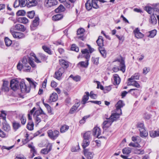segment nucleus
<instances>
[{
    "label": "nucleus",
    "mask_w": 159,
    "mask_h": 159,
    "mask_svg": "<svg viewBox=\"0 0 159 159\" xmlns=\"http://www.w3.org/2000/svg\"><path fill=\"white\" fill-rule=\"evenodd\" d=\"M70 49L71 50L75 51L76 52H78L79 51V48L75 44L71 45Z\"/></svg>",
    "instance_id": "nucleus-50"
},
{
    "label": "nucleus",
    "mask_w": 159,
    "mask_h": 159,
    "mask_svg": "<svg viewBox=\"0 0 159 159\" xmlns=\"http://www.w3.org/2000/svg\"><path fill=\"white\" fill-rule=\"evenodd\" d=\"M86 95H84L82 99V102L83 104H84L86 103V101L88 100L89 94L88 92H86L85 93Z\"/></svg>",
    "instance_id": "nucleus-38"
},
{
    "label": "nucleus",
    "mask_w": 159,
    "mask_h": 159,
    "mask_svg": "<svg viewBox=\"0 0 159 159\" xmlns=\"http://www.w3.org/2000/svg\"><path fill=\"white\" fill-rule=\"evenodd\" d=\"M69 128V126L66 125H64L60 128V132L63 133L67 131Z\"/></svg>",
    "instance_id": "nucleus-48"
},
{
    "label": "nucleus",
    "mask_w": 159,
    "mask_h": 159,
    "mask_svg": "<svg viewBox=\"0 0 159 159\" xmlns=\"http://www.w3.org/2000/svg\"><path fill=\"white\" fill-rule=\"evenodd\" d=\"M17 69L20 71L22 69L25 72L30 71L31 67L29 66V63L26 57H24L22 60L20 61L17 66Z\"/></svg>",
    "instance_id": "nucleus-2"
},
{
    "label": "nucleus",
    "mask_w": 159,
    "mask_h": 159,
    "mask_svg": "<svg viewBox=\"0 0 159 159\" xmlns=\"http://www.w3.org/2000/svg\"><path fill=\"white\" fill-rule=\"evenodd\" d=\"M48 137L51 139L54 140L57 138L59 134V131L55 130L53 131L52 130H49L47 132Z\"/></svg>",
    "instance_id": "nucleus-5"
},
{
    "label": "nucleus",
    "mask_w": 159,
    "mask_h": 159,
    "mask_svg": "<svg viewBox=\"0 0 159 159\" xmlns=\"http://www.w3.org/2000/svg\"><path fill=\"white\" fill-rule=\"evenodd\" d=\"M65 70L63 68H60L59 69V70L56 71V74L57 73L59 74V75H62V74L64 72Z\"/></svg>",
    "instance_id": "nucleus-58"
},
{
    "label": "nucleus",
    "mask_w": 159,
    "mask_h": 159,
    "mask_svg": "<svg viewBox=\"0 0 159 159\" xmlns=\"http://www.w3.org/2000/svg\"><path fill=\"white\" fill-rule=\"evenodd\" d=\"M107 120L104 121L102 124V128L103 129L109 127L112 123L109 119Z\"/></svg>",
    "instance_id": "nucleus-26"
},
{
    "label": "nucleus",
    "mask_w": 159,
    "mask_h": 159,
    "mask_svg": "<svg viewBox=\"0 0 159 159\" xmlns=\"http://www.w3.org/2000/svg\"><path fill=\"white\" fill-rule=\"evenodd\" d=\"M65 10V8L64 6L62 5H61L55 10V11L56 12L59 13L63 12Z\"/></svg>",
    "instance_id": "nucleus-43"
},
{
    "label": "nucleus",
    "mask_w": 159,
    "mask_h": 159,
    "mask_svg": "<svg viewBox=\"0 0 159 159\" xmlns=\"http://www.w3.org/2000/svg\"><path fill=\"white\" fill-rule=\"evenodd\" d=\"M131 150L130 148H125L122 150V152L124 154L128 155L131 152Z\"/></svg>",
    "instance_id": "nucleus-42"
},
{
    "label": "nucleus",
    "mask_w": 159,
    "mask_h": 159,
    "mask_svg": "<svg viewBox=\"0 0 159 159\" xmlns=\"http://www.w3.org/2000/svg\"><path fill=\"white\" fill-rule=\"evenodd\" d=\"M138 127L139 128V131L141 129H145L144 124L143 123H139L138 125Z\"/></svg>",
    "instance_id": "nucleus-64"
},
{
    "label": "nucleus",
    "mask_w": 159,
    "mask_h": 159,
    "mask_svg": "<svg viewBox=\"0 0 159 159\" xmlns=\"http://www.w3.org/2000/svg\"><path fill=\"white\" fill-rule=\"evenodd\" d=\"M150 135L151 137L155 138L159 136V131H152L149 132Z\"/></svg>",
    "instance_id": "nucleus-32"
},
{
    "label": "nucleus",
    "mask_w": 159,
    "mask_h": 159,
    "mask_svg": "<svg viewBox=\"0 0 159 159\" xmlns=\"http://www.w3.org/2000/svg\"><path fill=\"white\" fill-rule=\"evenodd\" d=\"M93 136L96 137L98 138H100L102 137L100 135L101 134V131L100 128L98 127H95L93 129Z\"/></svg>",
    "instance_id": "nucleus-11"
},
{
    "label": "nucleus",
    "mask_w": 159,
    "mask_h": 159,
    "mask_svg": "<svg viewBox=\"0 0 159 159\" xmlns=\"http://www.w3.org/2000/svg\"><path fill=\"white\" fill-rule=\"evenodd\" d=\"M5 42L6 45L8 47L10 46L12 43V41L7 37L5 38Z\"/></svg>",
    "instance_id": "nucleus-49"
},
{
    "label": "nucleus",
    "mask_w": 159,
    "mask_h": 159,
    "mask_svg": "<svg viewBox=\"0 0 159 159\" xmlns=\"http://www.w3.org/2000/svg\"><path fill=\"white\" fill-rule=\"evenodd\" d=\"M12 28H14V30H17L21 32H24L26 30L25 28L22 25L17 24Z\"/></svg>",
    "instance_id": "nucleus-16"
},
{
    "label": "nucleus",
    "mask_w": 159,
    "mask_h": 159,
    "mask_svg": "<svg viewBox=\"0 0 159 159\" xmlns=\"http://www.w3.org/2000/svg\"><path fill=\"white\" fill-rule=\"evenodd\" d=\"M25 13V11L24 10H22L18 11L16 13V14L18 16H24Z\"/></svg>",
    "instance_id": "nucleus-62"
},
{
    "label": "nucleus",
    "mask_w": 159,
    "mask_h": 159,
    "mask_svg": "<svg viewBox=\"0 0 159 159\" xmlns=\"http://www.w3.org/2000/svg\"><path fill=\"white\" fill-rule=\"evenodd\" d=\"M92 61L93 62V64H95L96 65H98V60H99V58L96 57L94 58L92 57Z\"/></svg>",
    "instance_id": "nucleus-59"
},
{
    "label": "nucleus",
    "mask_w": 159,
    "mask_h": 159,
    "mask_svg": "<svg viewBox=\"0 0 159 159\" xmlns=\"http://www.w3.org/2000/svg\"><path fill=\"white\" fill-rule=\"evenodd\" d=\"M6 114L5 111H1V114L0 117L2 118L4 121H6Z\"/></svg>",
    "instance_id": "nucleus-55"
},
{
    "label": "nucleus",
    "mask_w": 159,
    "mask_h": 159,
    "mask_svg": "<svg viewBox=\"0 0 159 159\" xmlns=\"http://www.w3.org/2000/svg\"><path fill=\"white\" fill-rule=\"evenodd\" d=\"M19 84L17 80L13 79L10 82V87L13 90L16 91L19 88Z\"/></svg>",
    "instance_id": "nucleus-6"
},
{
    "label": "nucleus",
    "mask_w": 159,
    "mask_h": 159,
    "mask_svg": "<svg viewBox=\"0 0 159 159\" xmlns=\"http://www.w3.org/2000/svg\"><path fill=\"white\" fill-rule=\"evenodd\" d=\"M10 32L15 38L19 39L23 38L24 36V34L22 33L14 31V28H13L11 29Z\"/></svg>",
    "instance_id": "nucleus-7"
},
{
    "label": "nucleus",
    "mask_w": 159,
    "mask_h": 159,
    "mask_svg": "<svg viewBox=\"0 0 159 159\" xmlns=\"http://www.w3.org/2000/svg\"><path fill=\"white\" fill-rule=\"evenodd\" d=\"M57 4V0H45L44 2V5L47 7L54 6Z\"/></svg>",
    "instance_id": "nucleus-10"
},
{
    "label": "nucleus",
    "mask_w": 159,
    "mask_h": 159,
    "mask_svg": "<svg viewBox=\"0 0 159 159\" xmlns=\"http://www.w3.org/2000/svg\"><path fill=\"white\" fill-rule=\"evenodd\" d=\"M82 54L83 55V57L86 59L85 61H81L79 63L81 66L84 67H87L89 64V61L90 57V55L89 54L88 49L87 48L83 49L81 51Z\"/></svg>",
    "instance_id": "nucleus-3"
},
{
    "label": "nucleus",
    "mask_w": 159,
    "mask_h": 159,
    "mask_svg": "<svg viewBox=\"0 0 159 159\" xmlns=\"http://www.w3.org/2000/svg\"><path fill=\"white\" fill-rule=\"evenodd\" d=\"M150 71L149 67H145L143 69V73L145 75H146Z\"/></svg>",
    "instance_id": "nucleus-60"
},
{
    "label": "nucleus",
    "mask_w": 159,
    "mask_h": 159,
    "mask_svg": "<svg viewBox=\"0 0 159 159\" xmlns=\"http://www.w3.org/2000/svg\"><path fill=\"white\" fill-rule=\"evenodd\" d=\"M133 33L135 37L138 39L142 38L144 36L143 34L140 32V30L138 28H135L134 30Z\"/></svg>",
    "instance_id": "nucleus-12"
},
{
    "label": "nucleus",
    "mask_w": 159,
    "mask_h": 159,
    "mask_svg": "<svg viewBox=\"0 0 159 159\" xmlns=\"http://www.w3.org/2000/svg\"><path fill=\"white\" fill-rule=\"evenodd\" d=\"M28 146L29 148H30V151L32 153L33 156H34L35 154L36 153V151L35 148V147L33 145V143L28 144Z\"/></svg>",
    "instance_id": "nucleus-31"
},
{
    "label": "nucleus",
    "mask_w": 159,
    "mask_h": 159,
    "mask_svg": "<svg viewBox=\"0 0 159 159\" xmlns=\"http://www.w3.org/2000/svg\"><path fill=\"white\" fill-rule=\"evenodd\" d=\"M117 61L120 63V70L122 71L123 73H124L125 71V61L123 58L121 57L120 59H118Z\"/></svg>",
    "instance_id": "nucleus-13"
},
{
    "label": "nucleus",
    "mask_w": 159,
    "mask_h": 159,
    "mask_svg": "<svg viewBox=\"0 0 159 159\" xmlns=\"http://www.w3.org/2000/svg\"><path fill=\"white\" fill-rule=\"evenodd\" d=\"M35 15V12L34 11L28 12V16L30 18H33Z\"/></svg>",
    "instance_id": "nucleus-53"
},
{
    "label": "nucleus",
    "mask_w": 159,
    "mask_h": 159,
    "mask_svg": "<svg viewBox=\"0 0 159 159\" xmlns=\"http://www.w3.org/2000/svg\"><path fill=\"white\" fill-rule=\"evenodd\" d=\"M42 48L43 50L47 53L49 54H52L51 51V50L49 48L47 47L46 46H43L42 47Z\"/></svg>",
    "instance_id": "nucleus-51"
},
{
    "label": "nucleus",
    "mask_w": 159,
    "mask_h": 159,
    "mask_svg": "<svg viewBox=\"0 0 159 159\" xmlns=\"http://www.w3.org/2000/svg\"><path fill=\"white\" fill-rule=\"evenodd\" d=\"M41 114H42V116H44V117L47 116L44 113L43 110L41 108L39 110H36L35 112L34 116V117H35V116H37L38 115H40Z\"/></svg>",
    "instance_id": "nucleus-30"
},
{
    "label": "nucleus",
    "mask_w": 159,
    "mask_h": 159,
    "mask_svg": "<svg viewBox=\"0 0 159 159\" xmlns=\"http://www.w3.org/2000/svg\"><path fill=\"white\" fill-rule=\"evenodd\" d=\"M125 105V104L121 100L119 101L116 105V108L115 110H116L119 112H120L121 113L122 112L121 108L123 107Z\"/></svg>",
    "instance_id": "nucleus-15"
},
{
    "label": "nucleus",
    "mask_w": 159,
    "mask_h": 159,
    "mask_svg": "<svg viewBox=\"0 0 159 159\" xmlns=\"http://www.w3.org/2000/svg\"><path fill=\"white\" fill-rule=\"evenodd\" d=\"M129 82L128 83V85H132L138 88L140 87V85L135 80H128Z\"/></svg>",
    "instance_id": "nucleus-23"
},
{
    "label": "nucleus",
    "mask_w": 159,
    "mask_h": 159,
    "mask_svg": "<svg viewBox=\"0 0 159 159\" xmlns=\"http://www.w3.org/2000/svg\"><path fill=\"white\" fill-rule=\"evenodd\" d=\"M80 149L79 145H77L75 146H73L72 147L71 150L72 152H78Z\"/></svg>",
    "instance_id": "nucleus-54"
},
{
    "label": "nucleus",
    "mask_w": 159,
    "mask_h": 159,
    "mask_svg": "<svg viewBox=\"0 0 159 159\" xmlns=\"http://www.w3.org/2000/svg\"><path fill=\"white\" fill-rule=\"evenodd\" d=\"M20 119L21 120V122L22 125H24L26 122V118L24 114H21L20 115Z\"/></svg>",
    "instance_id": "nucleus-45"
},
{
    "label": "nucleus",
    "mask_w": 159,
    "mask_h": 159,
    "mask_svg": "<svg viewBox=\"0 0 159 159\" xmlns=\"http://www.w3.org/2000/svg\"><path fill=\"white\" fill-rule=\"evenodd\" d=\"M149 33L150 34L148 36V37L150 38H153L156 34L157 30H154L150 31Z\"/></svg>",
    "instance_id": "nucleus-52"
},
{
    "label": "nucleus",
    "mask_w": 159,
    "mask_h": 159,
    "mask_svg": "<svg viewBox=\"0 0 159 159\" xmlns=\"http://www.w3.org/2000/svg\"><path fill=\"white\" fill-rule=\"evenodd\" d=\"M59 62L60 65L63 68L64 70L68 68L69 66L68 62L63 59H60L59 60Z\"/></svg>",
    "instance_id": "nucleus-18"
},
{
    "label": "nucleus",
    "mask_w": 159,
    "mask_h": 159,
    "mask_svg": "<svg viewBox=\"0 0 159 159\" xmlns=\"http://www.w3.org/2000/svg\"><path fill=\"white\" fill-rule=\"evenodd\" d=\"M52 148V146L50 145L46 148L42 149L41 151V152L43 154H47L51 150Z\"/></svg>",
    "instance_id": "nucleus-27"
},
{
    "label": "nucleus",
    "mask_w": 159,
    "mask_h": 159,
    "mask_svg": "<svg viewBox=\"0 0 159 159\" xmlns=\"http://www.w3.org/2000/svg\"><path fill=\"white\" fill-rule=\"evenodd\" d=\"M98 1V0H92L91 2L93 7L95 9L99 8V6L97 4Z\"/></svg>",
    "instance_id": "nucleus-44"
},
{
    "label": "nucleus",
    "mask_w": 159,
    "mask_h": 159,
    "mask_svg": "<svg viewBox=\"0 0 159 159\" xmlns=\"http://www.w3.org/2000/svg\"><path fill=\"white\" fill-rule=\"evenodd\" d=\"M152 6V7L149 6L146 7H145V10L149 14H152L150 16L149 21L151 23L155 25L157 23V20L154 14H156V12H158L159 13V3L153 4Z\"/></svg>",
    "instance_id": "nucleus-1"
},
{
    "label": "nucleus",
    "mask_w": 159,
    "mask_h": 159,
    "mask_svg": "<svg viewBox=\"0 0 159 159\" xmlns=\"http://www.w3.org/2000/svg\"><path fill=\"white\" fill-rule=\"evenodd\" d=\"M113 79L114 81L113 84L114 85L119 84L120 82V79L118 75L115 74L113 75Z\"/></svg>",
    "instance_id": "nucleus-22"
},
{
    "label": "nucleus",
    "mask_w": 159,
    "mask_h": 159,
    "mask_svg": "<svg viewBox=\"0 0 159 159\" xmlns=\"http://www.w3.org/2000/svg\"><path fill=\"white\" fill-rule=\"evenodd\" d=\"M37 4V0H28V2L27 6L28 7H30L35 6Z\"/></svg>",
    "instance_id": "nucleus-28"
},
{
    "label": "nucleus",
    "mask_w": 159,
    "mask_h": 159,
    "mask_svg": "<svg viewBox=\"0 0 159 159\" xmlns=\"http://www.w3.org/2000/svg\"><path fill=\"white\" fill-rule=\"evenodd\" d=\"M122 112L120 113V112L115 110L112 111V113L109 118H107V119H109L112 123L116 121L120 117V116L122 114Z\"/></svg>",
    "instance_id": "nucleus-4"
},
{
    "label": "nucleus",
    "mask_w": 159,
    "mask_h": 159,
    "mask_svg": "<svg viewBox=\"0 0 159 159\" xmlns=\"http://www.w3.org/2000/svg\"><path fill=\"white\" fill-rule=\"evenodd\" d=\"M96 43L99 48L103 47L104 46L103 37L101 36H99L96 41Z\"/></svg>",
    "instance_id": "nucleus-24"
},
{
    "label": "nucleus",
    "mask_w": 159,
    "mask_h": 159,
    "mask_svg": "<svg viewBox=\"0 0 159 159\" xmlns=\"http://www.w3.org/2000/svg\"><path fill=\"white\" fill-rule=\"evenodd\" d=\"M84 32L85 30L84 29L80 28L78 29L77 31V36L76 38L82 41H84L85 39V38L84 36Z\"/></svg>",
    "instance_id": "nucleus-9"
},
{
    "label": "nucleus",
    "mask_w": 159,
    "mask_h": 159,
    "mask_svg": "<svg viewBox=\"0 0 159 159\" xmlns=\"http://www.w3.org/2000/svg\"><path fill=\"white\" fill-rule=\"evenodd\" d=\"M13 127L14 130L16 131L20 127V125L19 123L15 121L13 123Z\"/></svg>",
    "instance_id": "nucleus-46"
},
{
    "label": "nucleus",
    "mask_w": 159,
    "mask_h": 159,
    "mask_svg": "<svg viewBox=\"0 0 159 159\" xmlns=\"http://www.w3.org/2000/svg\"><path fill=\"white\" fill-rule=\"evenodd\" d=\"M89 144V140L88 139H84L83 143H82V146L84 150L85 148L87 147Z\"/></svg>",
    "instance_id": "nucleus-37"
},
{
    "label": "nucleus",
    "mask_w": 159,
    "mask_h": 159,
    "mask_svg": "<svg viewBox=\"0 0 159 159\" xmlns=\"http://www.w3.org/2000/svg\"><path fill=\"white\" fill-rule=\"evenodd\" d=\"M134 153L138 154H143L144 153V151L143 150L138 149L134 151Z\"/></svg>",
    "instance_id": "nucleus-57"
},
{
    "label": "nucleus",
    "mask_w": 159,
    "mask_h": 159,
    "mask_svg": "<svg viewBox=\"0 0 159 159\" xmlns=\"http://www.w3.org/2000/svg\"><path fill=\"white\" fill-rule=\"evenodd\" d=\"M2 129L7 132H8L10 130V127L6 121L2 122Z\"/></svg>",
    "instance_id": "nucleus-14"
},
{
    "label": "nucleus",
    "mask_w": 159,
    "mask_h": 159,
    "mask_svg": "<svg viewBox=\"0 0 159 159\" xmlns=\"http://www.w3.org/2000/svg\"><path fill=\"white\" fill-rule=\"evenodd\" d=\"M140 132V136L141 137L144 138L147 136L148 133L145 129H141Z\"/></svg>",
    "instance_id": "nucleus-33"
},
{
    "label": "nucleus",
    "mask_w": 159,
    "mask_h": 159,
    "mask_svg": "<svg viewBox=\"0 0 159 159\" xmlns=\"http://www.w3.org/2000/svg\"><path fill=\"white\" fill-rule=\"evenodd\" d=\"M20 7H23L25 6L27 3V0H20Z\"/></svg>",
    "instance_id": "nucleus-56"
},
{
    "label": "nucleus",
    "mask_w": 159,
    "mask_h": 159,
    "mask_svg": "<svg viewBox=\"0 0 159 159\" xmlns=\"http://www.w3.org/2000/svg\"><path fill=\"white\" fill-rule=\"evenodd\" d=\"M58 99V95L56 93H53L50 96L49 99L48 101V102H55Z\"/></svg>",
    "instance_id": "nucleus-17"
},
{
    "label": "nucleus",
    "mask_w": 159,
    "mask_h": 159,
    "mask_svg": "<svg viewBox=\"0 0 159 159\" xmlns=\"http://www.w3.org/2000/svg\"><path fill=\"white\" fill-rule=\"evenodd\" d=\"M135 96H137L139 94L140 91L137 89H130L128 92Z\"/></svg>",
    "instance_id": "nucleus-21"
},
{
    "label": "nucleus",
    "mask_w": 159,
    "mask_h": 159,
    "mask_svg": "<svg viewBox=\"0 0 159 159\" xmlns=\"http://www.w3.org/2000/svg\"><path fill=\"white\" fill-rule=\"evenodd\" d=\"M13 6L15 8L20 6V0H16L14 3Z\"/></svg>",
    "instance_id": "nucleus-61"
},
{
    "label": "nucleus",
    "mask_w": 159,
    "mask_h": 159,
    "mask_svg": "<svg viewBox=\"0 0 159 159\" xmlns=\"http://www.w3.org/2000/svg\"><path fill=\"white\" fill-rule=\"evenodd\" d=\"M80 105V103L79 102L75 103L70 109L69 111V113L71 114L74 113Z\"/></svg>",
    "instance_id": "nucleus-25"
},
{
    "label": "nucleus",
    "mask_w": 159,
    "mask_h": 159,
    "mask_svg": "<svg viewBox=\"0 0 159 159\" xmlns=\"http://www.w3.org/2000/svg\"><path fill=\"white\" fill-rule=\"evenodd\" d=\"M63 17L62 15L61 14H58L53 16L52 17V19L53 20H58L61 19Z\"/></svg>",
    "instance_id": "nucleus-41"
},
{
    "label": "nucleus",
    "mask_w": 159,
    "mask_h": 159,
    "mask_svg": "<svg viewBox=\"0 0 159 159\" xmlns=\"http://www.w3.org/2000/svg\"><path fill=\"white\" fill-rule=\"evenodd\" d=\"M21 91L23 93H28L30 92V88L26 86L24 82H21L19 84Z\"/></svg>",
    "instance_id": "nucleus-8"
},
{
    "label": "nucleus",
    "mask_w": 159,
    "mask_h": 159,
    "mask_svg": "<svg viewBox=\"0 0 159 159\" xmlns=\"http://www.w3.org/2000/svg\"><path fill=\"white\" fill-rule=\"evenodd\" d=\"M39 24V18L38 17H35L33 20L32 25L34 27H36L38 26Z\"/></svg>",
    "instance_id": "nucleus-40"
},
{
    "label": "nucleus",
    "mask_w": 159,
    "mask_h": 159,
    "mask_svg": "<svg viewBox=\"0 0 159 159\" xmlns=\"http://www.w3.org/2000/svg\"><path fill=\"white\" fill-rule=\"evenodd\" d=\"M111 89V86L105 87L104 88V93H107L108 92L110 91Z\"/></svg>",
    "instance_id": "nucleus-63"
},
{
    "label": "nucleus",
    "mask_w": 159,
    "mask_h": 159,
    "mask_svg": "<svg viewBox=\"0 0 159 159\" xmlns=\"http://www.w3.org/2000/svg\"><path fill=\"white\" fill-rule=\"evenodd\" d=\"M139 75L138 73H136L132 75L130 78L128 79V80H139Z\"/></svg>",
    "instance_id": "nucleus-39"
},
{
    "label": "nucleus",
    "mask_w": 159,
    "mask_h": 159,
    "mask_svg": "<svg viewBox=\"0 0 159 159\" xmlns=\"http://www.w3.org/2000/svg\"><path fill=\"white\" fill-rule=\"evenodd\" d=\"M34 124L31 121L29 122L27 125V128L29 130H32L34 128Z\"/></svg>",
    "instance_id": "nucleus-47"
},
{
    "label": "nucleus",
    "mask_w": 159,
    "mask_h": 159,
    "mask_svg": "<svg viewBox=\"0 0 159 159\" xmlns=\"http://www.w3.org/2000/svg\"><path fill=\"white\" fill-rule=\"evenodd\" d=\"M85 6L88 11L91 10L93 7L91 1L89 0H88L85 4Z\"/></svg>",
    "instance_id": "nucleus-34"
},
{
    "label": "nucleus",
    "mask_w": 159,
    "mask_h": 159,
    "mask_svg": "<svg viewBox=\"0 0 159 159\" xmlns=\"http://www.w3.org/2000/svg\"><path fill=\"white\" fill-rule=\"evenodd\" d=\"M84 154L88 159H91L93 158V153L92 152H89V150L87 149H84Z\"/></svg>",
    "instance_id": "nucleus-20"
},
{
    "label": "nucleus",
    "mask_w": 159,
    "mask_h": 159,
    "mask_svg": "<svg viewBox=\"0 0 159 159\" xmlns=\"http://www.w3.org/2000/svg\"><path fill=\"white\" fill-rule=\"evenodd\" d=\"M9 82L7 81H4L2 87V90L4 92H8L9 90L8 87Z\"/></svg>",
    "instance_id": "nucleus-19"
},
{
    "label": "nucleus",
    "mask_w": 159,
    "mask_h": 159,
    "mask_svg": "<svg viewBox=\"0 0 159 159\" xmlns=\"http://www.w3.org/2000/svg\"><path fill=\"white\" fill-rule=\"evenodd\" d=\"M91 133L90 131H88L85 133L83 135L84 139H88L89 140L91 138Z\"/></svg>",
    "instance_id": "nucleus-36"
},
{
    "label": "nucleus",
    "mask_w": 159,
    "mask_h": 159,
    "mask_svg": "<svg viewBox=\"0 0 159 159\" xmlns=\"http://www.w3.org/2000/svg\"><path fill=\"white\" fill-rule=\"evenodd\" d=\"M99 50L102 56L105 58L106 57L107 53L105 48L102 47L99 48Z\"/></svg>",
    "instance_id": "nucleus-35"
},
{
    "label": "nucleus",
    "mask_w": 159,
    "mask_h": 159,
    "mask_svg": "<svg viewBox=\"0 0 159 159\" xmlns=\"http://www.w3.org/2000/svg\"><path fill=\"white\" fill-rule=\"evenodd\" d=\"M17 21L20 23H22L24 24H27L29 22L28 20L25 17L18 18L17 19Z\"/></svg>",
    "instance_id": "nucleus-29"
}]
</instances>
